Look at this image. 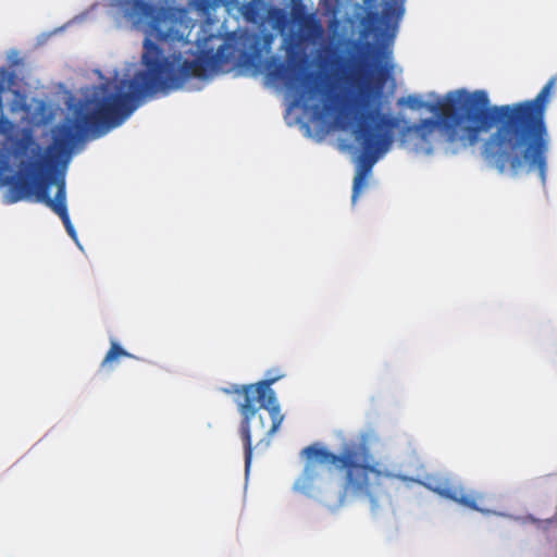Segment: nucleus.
Instances as JSON below:
<instances>
[{"instance_id": "1", "label": "nucleus", "mask_w": 557, "mask_h": 557, "mask_svg": "<svg viewBox=\"0 0 557 557\" xmlns=\"http://www.w3.org/2000/svg\"><path fill=\"white\" fill-rule=\"evenodd\" d=\"M305 468L296 480V491L311 495L324 465H333L343 472L342 486L337 504L368 499L375 505L376 497L385 490V483L393 479L413 482L407 475L394 474L370 463V451L366 444L349 442L343 445L339 454H334L319 444H312L301 450Z\"/></svg>"}, {"instance_id": "2", "label": "nucleus", "mask_w": 557, "mask_h": 557, "mask_svg": "<svg viewBox=\"0 0 557 557\" xmlns=\"http://www.w3.org/2000/svg\"><path fill=\"white\" fill-rule=\"evenodd\" d=\"M392 66L379 65L373 77L359 67L352 75L351 83L358 89L357 103L362 109H371L362 114L354 129V139L360 148L357 170L352 184V202H356L373 165L386 153L393 141L394 131L399 126V119L380 110L383 89Z\"/></svg>"}, {"instance_id": "3", "label": "nucleus", "mask_w": 557, "mask_h": 557, "mask_svg": "<svg viewBox=\"0 0 557 557\" xmlns=\"http://www.w3.org/2000/svg\"><path fill=\"white\" fill-rule=\"evenodd\" d=\"M281 375L273 379L240 386H234L235 403L240 413L239 435L244 446L245 470L249 471L252 461V438L256 448H268L281 428L284 414L271 386Z\"/></svg>"}, {"instance_id": "4", "label": "nucleus", "mask_w": 557, "mask_h": 557, "mask_svg": "<svg viewBox=\"0 0 557 557\" xmlns=\"http://www.w3.org/2000/svg\"><path fill=\"white\" fill-rule=\"evenodd\" d=\"M471 124V121L465 117L461 111L448 113L447 116L437 115V119L426 117L418 123L406 124L399 132V139L403 143L413 141L416 146L425 150L426 153H431L434 134L437 129H441L448 144L467 148L478 144L481 136L478 135L475 140L471 143L465 139L466 127Z\"/></svg>"}, {"instance_id": "5", "label": "nucleus", "mask_w": 557, "mask_h": 557, "mask_svg": "<svg viewBox=\"0 0 557 557\" xmlns=\"http://www.w3.org/2000/svg\"><path fill=\"white\" fill-rule=\"evenodd\" d=\"M270 76L283 83L295 95V106L302 103L306 108L321 91L315 75L307 72L302 64L296 61L273 63Z\"/></svg>"}, {"instance_id": "6", "label": "nucleus", "mask_w": 557, "mask_h": 557, "mask_svg": "<svg viewBox=\"0 0 557 557\" xmlns=\"http://www.w3.org/2000/svg\"><path fill=\"white\" fill-rule=\"evenodd\" d=\"M49 181H41L39 188H36L34 182L23 181L20 184V190L13 197V201H21L23 199L34 198L37 202L45 203L48 208H50L62 220L64 227L67 234L74 239L77 240L76 231L71 222L67 206H66V186L65 180L63 176L54 181L57 186V194L54 198L50 197V186Z\"/></svg>"}, {"instance_id": "7", "label": "nucleus", "mask_w": 557, "mask_h": 557, "mask_svg": "<svg viewBox=\"0 0 557 557\" xmlns=\"http://www.w3.org/2000/svg\"><path fill=\"white\" fill-rule=\"evenodd\" d=\"M435 494L453 500L469 509L484 512L480 505L484 504L485 495L482 493H467L461 485L456 484L447 476H428L425 482H420Z\"/></svg>"}, {"instance_id": "8", "label": "nucleus", "mask_w": 557, "mask_h": 557, "mask_svg": "<svg viewBox=\"0 0 557 557\" xmlns=\"http://www.w3.org/2000/svg\"><path fill=\"white\" fill-rule=\"evenodd\" d=\"M297 25L304 39H314L322 34V25L314 15L308 16Z\"/></svg>"}, {"instance_id": "9", "label": "nucleus", "mask_w": 557, "mask_h": 557, "mask_svg": "<svg viewBox=\"0 0 557 557\" xmlns=\"http://www.w3.org/2000/svg\"><path fill=\"white\" fill-rule=\"evenodd\" d=\"M120 357L133 358L134 356L122 348L117 343L112 342L110 349L107 351L106 357L100 364L101 369L110 367Z\"/></svg>"}, {"instance_id": "10", "label": "nucleus", "mask_w": 557, "mask_h": 557, "mask_svg": "<svg viewBox=\"0 0 557 557\" xmlns=\"http://www.w3.org/2000/svg\"><path fill=\"white\" fill-rule=\"evenodd\" d=\"M382 14L387 22L398 21L404 14V7L398 3H388L384 7Z\"/></svg>"}, {"instance_id": "11", "label": "nucleus", "mask_w": 557, "mask_h": 557, "mask_svg": "<svg viewBox=\"0 0 557 557\" xmlns=\"http://www.w3.org/2000/svg\"><path fill=\"white\" fill-rule=\"evenodd\" d=\"M311 15L312 14L307 13L306 7L301 3L300 0H293L290 17L294 23L297 24Z\"/></svg>"}, {"instance_id": "12", "label": "nucleus", "mask_w": 557, "mask_h": 557, "mask_svg": "<svg viewBox=\"0 0 557 557\" xmlns=\"http://www.w3.org/2000/svg\"><path fill=\"white\" fill-rule=\"evenodd\" d=\"M270 16L277 29L283 32L288 24V18L283 10L275 9L271 11Z\"/></svg>"}, {"instance_id": "13", "label": "nucleus", "mask_w": 557, "mask_h": 557, "mask_svg": "<svg viewBox=\"0 0 557 557\" xmlns=\"http://www.w3.org/2000/svg\"><path fill=\"white\" fill-rule=\"evenodd\" d=\"M335 110L334 106L332 103H325L322 108H320L318 104L314 106V116L318 120H322L325 114H330Z\"/></svg>"}, {"instance_id": "14", "label": "nucleus", "mask_w": 557, "mask_h": 557, "mask_svg": "<svg viewBox=\"0 0 557 557\" xmlns=\"http://www.w3.org/2000/svg\"><path fill=\"white\" fill-rule=\"evenodd\" d=\"M195 8L203 13H208L213 8V0H195Z\"/></svg>"}, {"instance_id": "15", "label": "nucleus", "mask_w": 557, "mask_h": 557, "mask_svg": "<svg viewBox=\"0 0 557 557\" xmlns=\"http://www.w3.org/2000/svg\"><path fill=\"white\" fill-rule=\"evenodd\" d=\"M14 124L7 117L0 116V134L7 135L12 132Z\"/></svg>"}, {"instance_id": "16", "label": "nucleus", "mask_w": 557, "mask_h": 557, "mask_svg": "<svg viewBox=\"0 0 557 557\" xmlns=\"http://www.w3.org/2000/svg\"><path fill=\"white\" fill-rule=\"evenodd\" d=\"M277 375H281V377H280V379H282V377L284 376V374L278 373V371H277V370H269V371L267 372V377H265L264 380H267V379H273V377H275V376H277Z\"/></svg>"}, {"instance_id": "17", "label": "nucleus", "mask_w": 557, "mask_h": 557, "mask_svg": "<svg viewBox=\"0 0 557 557\" xmlns=\"http://www.w3.org/2000/svg\"><path fill=\"white\" fill-rule=\"evenodd\" d=\"M545 524H552V523H557V512L549 519H546L543 521Z\"/></svg>"}]
</instances>
